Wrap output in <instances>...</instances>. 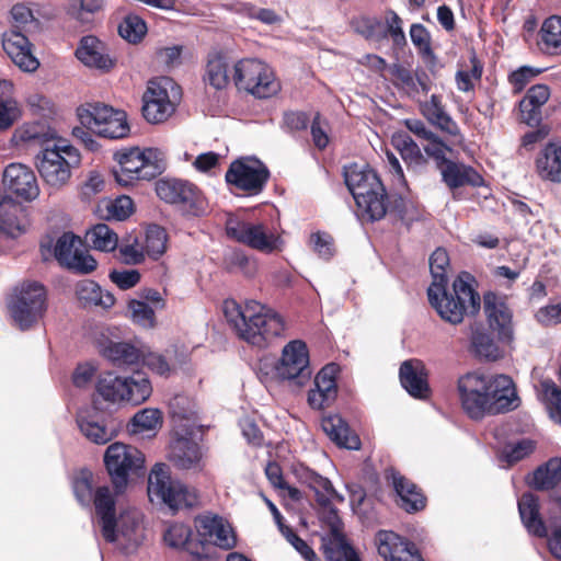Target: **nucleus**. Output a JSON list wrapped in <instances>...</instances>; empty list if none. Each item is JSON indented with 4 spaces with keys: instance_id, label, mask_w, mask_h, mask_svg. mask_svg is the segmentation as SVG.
<instances>
[{
    "instance_id": "nucleus-4",
    "label": "nucleus",
    "mask_w": 561,
    "mask_h": 561,
    "mask_svg": "<svg viewBox=\"0 0 561 561\" xmlns=\"http://www.w3.org/2000/svg\"><path fill=\"white\" fill-rule=\"evenodd\" d=\"M344 176L355 199L358 216L371 221L383 218L388 209L387 195L377 174L355 163L345 168Z\"/></svg>"
},
{
    "instance_id": "nucleus-50",
    "label": "nucleus",
    "mask_w": 561,
    "mask_h": 561,
    "mask_svg": "<svg viewBox=\"0 0 561 561\" xmlns=\"http://www.w3.org/2000/svg\"><path fill=\"white\" fill-rule=\"evenodd\" d=\"M539 396L550 419L561 424V389L553 380L545 379L540 382Z\"/></svg>"
},
{
    "instance_id": "nucleus-54",
    "label": "nucleus",
    "mask_w": 561,
    "mask_h": 561,
    "mask_svg": "<svg viewBox=\"0 0 561 561\" xmlns=\"http://www.w3.org/2000/svg\"><path fill=\"white\" fill-rule=\"evenodd\" d=\"M167 241L168 236L162 227L157 225L149 226L142 242L146 256L157 260L165 252Z\"/></svg>"
},
{
    "instance_id": "nucleus-53",
    "label": "nucleus",
    "mask_w": 561,
    "mask_h": 561,
    "mask_svg": "<svg viewBox=\"0 0 561 561\" xmlns=\"http://www.w3.org/2000/svg\"><path fill=\"white\" fill-rule=\"evenodd\" d=\"M127 316L134 324L144 329H153L157 325L156 310L144 300H129Z\"/></svg>"
},
{
    "instance_id": "nucleus-1",
    "label": "nucleus",
    "mask_w": 561,
    "mask_h": 561,
    "mask_svg": "<svg viewBox=\"0 0 561 561\" xmlns=\"http://www.w3.org/2000/svg\"><path fill=\"white\" fill-rule=\"evenodd\" d=\"M118 496L106 486H99L94 506L99 516L103 539L116 548L129 553L135 551L145 539L144 514L134 506H121L116 513Z\"/></svg>"
},
{
    "instance_id": "nucleus-64",
    "label": "nucleus",
    "mask_w": 561,
    "mask_h": 561,
    "mask_svg": "<svg viewBox=\"0 0 561 561\" xmlns=\"http://www.w3.org/2000/svg\"><path fill=\"white\" fill-rule=\"evenodd\" d=\"M309 244L313 252L322 259H330L335 252L333 238L327 232H314L310 236Z\"/></svg>"
},
{
    "instance_id": "nucleus-45",
    "label": "nucleus",
    "mask_w": 561,
    "mask_h": 561,
    "mask_svg": "<svg viewBox=\"0 0 561 561\" xmlns=\"http://www.w3.org/2000/svg\"><path fill=\"white\" fill-rule=\"evenodd\" d=\"M561 481V459L552 458L539 467L531 477L529 484L537 490H548Z\"/></svg>"
},
{
    "instance_id": "nucleus-3",
    "label": "nucleus",
    "mask_w": 561,
    "mask_h": 561,
    "mask_svg": "<svg viewBox=\"0 0 561 561\" xmlns=\"http://www.w3.org/2000/svg\"><path fill=\"white\" fill-rule=\"evenodd\" d=\"M472 277L468 273L459 274L450 290L447 283L431 284L427 289L430 305L446 322L459 324L466 316H474L480 310V295L472 286Z\"/></svg>"
},
{
    "instance_id": "nucleus-6",
    "label": "nucleus",
    "mask_w": 561,
    "mask_h": 561,
    "mask_svg": "<svg viewBox=\"0 0 561 561\" xmlns=\"http://www.w3.org/2000/svg\"><path fill=\"white\" fill-rule=\"evenodd\" d=\"M80 163L79 150L66 139L47 142L36 156V169L45 185L54 191L69 183L72 170Z\"/></svg>"
},
{
    "instance_id": "nucleus-13",
    "label": "nucleus",
    "mask_w": 561,
    "mask_h": 561,
    "mask_svg": "<svg viewBox=\"0 0 561 561\" xmlns=\"http://www.w3.org/2000/svg\"><path fill=\"white\" fill-rule=\"evenodd\" d=\"M156 192L162 201L178 205L187 215L201 216L207 211V202L191 183L181 180H160L156 183Z\"/></svg>"
},
{
    "instance_id": "nucleus-52",
    "label": "nucleus",
    "mask_w": 561,
    "mask_h": 561,
    "mask_svg": "<svg viewBox=\"0 0 561 561\" xmlns=\"http://www.w3.org/2000/svg\"><path fill=\"white\" fill-rule=\"evenodd\" d=\"M328 557L334 561H359L357 554L347 543L336 525L332 526L331 538L328 545Z\"/></svg>"
},
{
    "instance_id": "nucleus-41",
    "label": "nucleus",
    "mask_w": 561,
    "mask_h": 561,
    "mask_svg": "<svg viewBox=\"0 0 561 561\" xmlns=\"http://www.w3.org/2000/svg\"><path fill=\"white\" fill-rule=\"evenodd\" d=\"M537 170L542 179L561 182V147L548 145L537 159Z\"/></svg>"
},
{
    "instance_id": "nucleus-62",
    "label": "nucleus",
    "mask_w": 561,
    "mask_h": 561,
    "mask_svg": "<svg viewBox=\"0 0 561 561\" xmlns=\"http://www.w3.org/2000/svg\"><path fill=\"white\" fill-rule=\"evenodd\" d=\"M449 267V256L444 249L435 250L430 257V270L432 274V284L447 283V270Z\"/></svg>"
},
{
    "instance_id": "nucleus-9",
    "label": "nucleus",
    "mask_w": 561,
    "mask_h": 561,
    "mask_svg": "<svg viewBox=\"0 0 561 561\" xmlns=\"http://www.w3.org/2000/svg\"><path fill=\"white\" fill-rule=\"evenodd\" d=\"M234 84L255 98L266 99L278 93L280 83L270 66L259 59H242L234 65Z\"/></svg>"
},
{
    "instance_id": "nucleus-5",
    "label": "nucleus",
    "mask_w": 561,
    "mask_h": 561,
    "mask_svg": "<svg viewBox=\"0 0 561 561\" xmlns=\"http://www.w3.org/2000/svg\"><path fill=\"white\" fill-rule=\"evenodd\" d=\"M113 159L117 164L113 175L121 186L151 181L165 169V154L158 148H123L114 152Z\"/></svg>"
},
{
    "instance_id": "nucleus-18",
    "label": "nucleus",
    "mask_w": 561,
    "mask_h": 561,
    "mask_svg": "<svg viewBox=\"0 0 561 561\" xmlns=\"http://www.w3.org/2000/svg\"><path fill=\"white\" fill-rule=\"evenodd\" d=\"M488 383L486 414L508 412L520 405L516 385L508 375L489 371Z\"/></svg>"
},
{
    "instance_id": "nucleus-55",
    "label": "nucleus",
    "mask_w": 561,
    "mask_h": 561,
    "mask_svg": "<svg viewBox=\"0 0 561 561\" xmlns=\"http://www.w3.org/2000/svg\"><path fill=\"white\" fill-rule=\"evenodd\" d=\"M147 32L148 27L146 21L136 14L125 16L118 25V34L121 37L131 44L141 42Z\"/></svg>"
},
{
    "instance_id": "nucleus-63",
    "label": "nucleus",
    "mask_w": 561,
    "mask_h": 561,
    "mask_svg": "<svg viewBox=\"0 0 561 561\" xmlns=\"http://www.w3.org/2000/svg\"><path fill=\"white\" fill-rule=\"evenodd\" d=\"M356 31L370 39L386 37V26L382 21L373 16H363L355 22Z\"/></svg>"
},
{
    "instance_id": "nucleus-57",
    "label": "nucleus",
    "mask_w": 561,
    "mask_h": 561,
    "mask_svg": "<svg viewBox=\"0 0 561 561\" xmlns=\"http://www.w3.org/2000/svg\"><path fill=\"white\" fill-rule=\"evenodd\" d=\"M101 137L118 139L129 134V125L127 123L126 113L113 108V114L107 115L106 121L102 125Z\"/></svg>"
},
{
    "instance_id": "nucleus-40",
    "label": "nucleus",
    "mask_w": 561,
    "mask_h": 561,
    "mask_svg": "<svg viewBox=\"0 0 561 561\" xmlns=\"http://www.w3.org/2000/svg\"><path fill=\"white\" fill-rule=\"evenodd\" d=\"M105 0H68L66 12L75 21L90 25L105 8Z\"/></svg>"
},
{
    "instance_id": "nucleus-28",
    "label": "nucleus",
    "mask_w": 561,
    "mask_h": 561,
    "mask_svg": "<svg viewBox=\"0 0 561 561\" xmlns=\"http://www.w3.org/2000/svg\"><path fill=\"white\" fill-rule=\"evenodd\" d=\"M101 354L107 360L118 367L137 364L146 354V345L140 341L108 342L101 350Z\"/></svg>"
},
{
    "instance_id": "nucleus-60",
    "label": "nucleus",
    "mask_w": 561,
    "mask_h": 561,
    "mask_svg": "<svg viewBox=\"0 0 561 561\" xmlns=\"http://www.w3.org/2000/svg\"><path fill=\"white\" fill-rule=\"evenodd\" d=\"M45 136V126L43 124L28 123L16 128L12 139L16 146H25L41 142Z\"/></svg>"
},
{
    "instance_id": "nucleus-33",
    "label": "nucleus",
    "mask_w": 561,
    "mask_h": 561,
    "mask_svg": "<svg viewBox=\"0 0 561 561\" xmlns=\"http://www.w3.org/2000/svg\"><path fill=\"white\" fill-rule=\"evenodd\" d=\"M322 430L339 446L348 449H358L360 446L359 438L354 434L345 421L337 414L328 415L322 419Z\"/></svg>"
},
{
    "instance_id": "nucleus-24",
    "label": "nucleus",
    "mask_w": 561,
    "mask_h": 561,
    "mask_svg": "<svg viewBox=\"0 0 561 561\" xmlns=\"http://www.w3.org/2000/svg\"><path fill=\"white\" fill-rule=\"evenodd\" d=\"M170 415L173 423V433L201 432L199 410L196 402L184 396H174L169 403Z\"/></svg>"
},
{
    "instance_id": "nucleus-48",
    "label": "nucleus",
    "mask_w": 561,
    "mask_h": 561,
    "mask_svg": "<svg viewBox=\"0 0 561 561\" xmlns=\"http://www.w3.org/2000/svg\"><path fill=\"white\" fill-rule=\"evenodd\" d=\"M90 245L102 252H112L118 247V236L105 224H98L87 232Z\"/></svg>"
},
{
    "instance_id": "nucleus-56",
    "label": "nucleus",
    "mask_w": 561,
    "mask_h": 561,
    "mask_svg": "<svg viewBox=\"0 0 561 561\" xmlns=\"http://www.w3.org/2000/svg\"><path fill=\"white\" fill-rule=\"evenodd\" d=\"M540 38L546 50L561 51V16H550L542 23Z\"/></svg>"
},
{
    "instance_id": "nucleus-49",
    "label": "nucleus",
    "mask_w": 561,
    "mask_h": 561,
    "mask_svg": "<svg viewBox=\"0 0 561 561\" xmlns=\"http://www.w3.org/2000/svg\"><path fill=\"white\" fill-rule=\"evenodd\" d=\"M422 112L432 124L436 125L442 130L449 134L456 133L457 126L444 111L438 96L432 95L431 99L422 105Z\"/></svg>"
},
{
    "instance_id": "nucleus-51",
    "label": "nucleus",
    "mask_w": 561,
    "mask_h": 561,
    "mask_svg": "<svg viewBox=\"0 0 561 561\" xmlns=\"http://www.w3.org/2000/svg\"><path fill=\"white\" fill-rule=\"evenodd\" d=\"M205 80L215 89H225L229 82V64L219 55L209 58L206 67Z\"/></svg>"
},
{
    "instance_id": "nucleus-10",
    "label": "nucleus",
    "mask_w": 561,
    "mask_h": 561,
    "mask_svg": "<svg viewBox=\"0 0 561 561\" xmlns=\"http://www.w3.org/2000/svg\"><path fill=\"white\" fill-rule=\"evenodd\" d=\"M104 463L112 479V492L119 496L125 492L129 474L144 468L145 456L136 447L116 442L106 448Z\"/></svg>"
},
{
    "instance_id": "nucleus-19",
    "label": "nucleus",
    "mask_w": 561,
    "mask_h": 561,
    "mask_svg": "<svg viewBox=\"0 0 561 561\" xmlns=\"http://www.w3.org/2000/svg\"><path fill=\"white\" fill-rule=\"evenodd\" d=\"M201 432L173 433L170 443L169 459L181 469H201L203 467V448L198 443Z\"/></svg>"
},
{
    "instance_id": "nucleus-14",
    "label": "nucleus",
    "mask_w": 561,
    "mask_h": 561,
    "mask_svg": "<svg viewBox=\"0 0 561 561\" xmlns=\"http://www.w3.org/2000/svg\"><path fill=\"white\" fill-rule=\"evenodd\" d=\"M489 371L474 370L460 376L457 380V392L461 408L472 419L486 414V391Z\"/></svg>"
},
{
    "instance_id": "nucleus-36",
    "label": "nucleus",
    "mask_w": 561,
    "mask_h": 561,
    "mask_svg": "<svg viewBox=\"0 0 561 561\" xmlns=\"http://www.w3.org/2000/svg\"><path fill=\"white\" fill-rule=\"evenodd\" d=\"M470 332V346L474 355L491 362L503 357L502 350L480 324H471Z\"/></svg>"
},
{
    "instance_id": "nucleus-29",
    "label": "nucleus",
    "mask_w": 561,
    "mask_h": 561,
    "mask_svg": "<svg viewBox=\"0 0 561 561\" xmlns=\"http://www.w3.org/2000/svg\"><path fill=\"white\" fill-rule=\"evenodd\" d=\"M76 55L80 61L91 68L107 70L113 66L105 44L92 35L81 39Z\"/></svg>"
},
{
    "instance_id": "nucleus-47",
    "label": "nucleus",
    "mask_w": 561,
    "mask_h": 561,
    "mask_svg": "<svg viewBox=\"0 0 561 561\" xmlns=\"http://www.w3.org/2000/svg\"><path fill=\"white\" fill-rule=\"evenodd\" d=\"M98 213L105 219L125 220L134 213V202L126 195L103 199L98 205Z\"/></svg>"
},
{
    "instance_id": "nucleus-32",
    "label": "nucleus",
    "mask_w": 561,
    "mask_h": 561,
    "mask_svg": "<svg viewBox=\"0 0 561 561\" xmlns=\"http://www.w3.org/2000/svg\"><path fill=\"white\" fill-rule=\"evenodd\" d=\"M125 404L139 405L152 394V385L145 371L135 370L123 376Z\"/></svg>"
},
{
    "instance_id": "nucleus-26",
    "label": "nucleus",
    "mask_w": 561,
    "mask_h": 561,
    "mask_svg": "<svg viewBox=\"0 0 561 561\" xmlns=\"http://www.w3.org/2000/svg\"><path fill=\"white\" fill-rule=\"evenodd\" d=\"M30 226L26 208L11 197L0 199V232L10 237L24 233Z\"/></svg>"
},
{
    "instance_id": "nucleus-46",
    "label": "nucleus",
    "mask_w": 561,
    "mask_h": 561,
    "mask_svg": "<svg viewBox=\"0 0 561 561\" xmlns=\"http://www.w3.org/2000/svg\"><path fill=\"white\" fill-rule=\"evenodd\" d=\"M378 553L385 561H392L398 554L403 553L412 545L390 530H380L376 536Z\"/></svg>"
},
{
    "instance_id": "nucleus-43",
    "label": "nucleus",
    "mask_w": 561,
    "mask_h": 561,
    "mask_svg": "<svg viewBox=\"0 0 561 561\" xmlns=\"http://www.w3.org/2000/svg\"><path fill=\"white\" fill-rule=\"evenodd\" d=\"M96 392L106 402L125 404L123 376L113 373L101 375L96 381Z\"/></svg>"
},
{
    "instance_id": "nucleus-61",
    "label": "nucleus",
    "mask_w": 561,
    "mask_h": 561,
    "mask_svg": "<svg viewBox=\"0 0 561 561\" xmlns=\"http://www.w3.org/2000/svg\"><path fill=\"white\" fill-rule=\"evenodd\" d=\"M118 251L121 260L126 264L137 265L146 259L142 242H139L137 238H129L124 241L119 245Z\"/></svg>"
},
{
    "instance_id": "nucleus-58",
    "label": "nucleus",
    "mask_w": 561,
    "mask_h": 561,
    "mask_svg": "<svg viewBox=\"0 0 561 561\" xmlns=\"http://www.w3.org/2000/svg\"><path fill=\"white\" fill-rule=\"evenodd\" d=\"M191 537V529L188 526L184 524H172L170 525L163 535L164 542L175 549L185 548L192 553L196 554L199 558V552L192 549V546L188 541Z\"/></svg>"
},
{
    "instance_id": "nucleus-25",
    "label": "nucleus",
    "mask_w": 561,
    "mask_h": 561,
    "mask_svg": "<svg viewBox=\"0 0 561 561\" xmlns=\"http://www.w3.org/2000/svg\"><path fill=\"white\" fill-rule=\"evenodd\" d=\"M339 366L329 364L324 366L314 378V388L308 393V403L312 409H323L330 405L336 397V375Z\"/></svg>"
},
{
    "instance_id": "nucleus-20",
    "label": "nucleus",
    "mask_w": 561,
    "mask_h": 561,
    "mask_svg": "<svg viewBox=\"0 0 561 561\" xmlns=\"http://www.w3.org/2000/svg\"><path fill=\"white\" fill-rule=\"evenodd\" d=\"M194 526L202 541L213 543L221 549H232L237 543L230 524L220 516L203 514L195 518Z\"/></svg>"
},
{
    "instance_id": "nucleus-34",
    "label": "nucleus",
    "mask_w": 561,
    "mask_h": 561,
    "mask_svg": "<svg viewBox=\"0 0 561 561\" xmlns=\"http://www.w3.org/2000/svg\"><path fill=\"white\" fill-rule=\"evenodd\" d=\"M163 415L159 409L145 408L138 411L128 423V431L134 435L152 437L162 427Z\"/></svg>"
},
{
    "instance_id": "nucleus-42",
    "label": "nucleus",
    "mask_w": 561,
    "mask_h": 561,
    "mask_svg": "<svg viewBox=\"0 0 561 561\" xmlns=\"http://www.w3.org/2000/svg\"><path fill=\"white\" fill-rule=\"evenodd\" d=\"M81 433L92 443L106 444L114 436L115 432L96 421L89 411H81L77 419Z\"/></svg>"
},
{
    "instance_id": "nucleus-27",
    "label": "nucleus",
    "mask_w": 561,
    "mask_h": 561,
    "mask_svg": "<svg viewBox=\"0 0 561 561\" xmlns=\"http://www.w3.org/2000/svg\"><path fill=\"white\" fill-rule=\"evenodd\" d=\"M484 313L490 328L499 335L510 337L512 333V311L503 298L488 293L483 298Z\"/></svg>"
},
{
    "instance_id": "nucleus-39",
    "label": "nucleus",
    "mask_w": 561,
    "mask_h": 561,
    "mask_svg": "<svg viewBox=\"0 0 561 561\" xmlns=\"http://www.w3.org/2000/svg\"><path fill=\"white\" fill-rule=\"evenodd\" d=\"M391 478L402 508L407 512H415L425 506V499L414 483L398 473H392Z\"/></svg>"
},
{
    "instance_id": "nucleus-21",
    "label": "nucleus",
    "mask_w": 561,
    "mask_h": 561,
    "mask_svg": "<svg viewBox=\"0 0 561 561\" xmlns=\"http://www.w3.org/2000/svg\"><path fill=\"white\" fill-rule=\"evenodd\" d=\"M2 183L7 192L24 201H34L39 186L34 171L22 163H11L3 171Z\"/></svg>"
},
{
    "instance_id": "nucleus-16",
    "label": "nucleus",
    "mask_w": 561,
    "mask_h": 561,
    "mask_svg": "<svg viewBox=\"0 0 561 561\" xmlns=\"http://www.w3.org/2000/svg\"><path fill=\"white\" fill-rule=\"evenodd\" d=\"M54 256L61 265L82 274L93 272L98 265L81 239L71 232H66L57 239Z\"/></svg>"
},
{
    "instance_id": "nucleus-23",
    "label": "nucleus",
    "mask_w": 561,
    "mask_h": 561,
    "mask_svg": "<svg viewBox=\"0 0 561 561\" xmlns=\"http://www.w3.org/2000/svg\"><path fill=\"white\" fill-rule=\"evenodd\" d=\"M2 46L13 64L24 72H34L39 67L32 44L22 33L10 30L3 34Z\"/></svg>"
},
{
    "instance_id": "nucleus-59",
    "label": "nucleus",
    "mask_w": 561,
    "mask_h": 561,
    "mask_svg": "<svg viewBox=\"0 0 561 561\" xmlns=\"http://www.w3.org/2000/svg\"><path fill=\"white\" fill-rule=\"evenodd\" d=\"M93 473L91 471L83 470L76 477L73 492L80 504L88 506L92 500L94 501L96 492H93Z\"/></svg>"
},
{
    "instance_id": "nucleus-30",
    "label": "nucleus",
    "mask_w": 561,
    "mask_h": 561,
    "mask_svg": "<svg viewBox=\"0 0 561 561\" xmlns=\"http://www.w3.org/2000/svg\"><path fill=\"white\" fill-rule=\"evenodd\" d=\"M424 364L419 359L405 360L400 366V381L413 397L423 399L428 393Z\"/></svg>"
},
{
    "instance_id": "nucleus-44",
    "label": "nucleus",
    "mask_w": 561,
    "mask_h": 561,
    "mask_svg": "<svg viewBox=\"0 0 561 561\" xmlns=\"http://www.w3.org/2000/svg\"><path fill=\"white\" fill-rule=\"evenodd\" d=\"M445 168L442 171L443 179L449 187H459L466 184L478 185L481 182L480 175L469 167L458 164L451 161H445Z\"/></svg>"
},
{
    "instance_id": "nucleus-2",
    "label": "nucleus",
    "mask_w": 561,
    "mask_h": 561,
    "mask_svg": "<svg viewBox=\"0 0 561 561\" xmlns=\"http://www.w3.org/2000/svg\"><path fill=\"white\" fill-rule=\"evenodd\" d=\"M224 313L237 335L259 348L271 345L286 330L285 320L277 311L255 300L244 305L227 300Z\"/></svg>"
},
{
    "instance_id": "nucleus-11",
    "label": "nucleus",
    "mask_w": 561,
    "mask_h": 561,
    "mask_svg": "<svg viewBox=\"0 0 561 561\" xmlns=\"http://www.w3.org/2000/svg\"><path fill=\"white\" fill-rule=\"evenodd\" d=\"M180 96V88L168 78L150 80L142 96L145 118L152 124L167 121L175 110V101Z\"/></svg>"
},
{
    "instance_id": "nucleus-31",
    "label": "nucleus",
    "mask_w": 561,
    "mask_h": 561,
    "mask_svg": "<svg viewBox=\"0 0 561 561\" xmlns=\"http://www.w3.org/2000/svg\"><path fill=\"white\" fill-rule=\"evenodd\" d=\"M550 91L545 84L531 87L519 103L520 119L527 125L541 121V107L549 100Z\"/></svg>"
},
{
    "instance_id": "nucleus-8",
    "label": "nucleus",
    "mask_w": 561,
    "mask_h": 561,
    "mask_svg": "<svg viewBox=\"0 0 561 561\" xmlns=\"http://www.w3.org/2000/svg\"><path fill=\"white\" fill-rule=\"evenodd\" d=\"M46 293L37 282H25L14 289L8 302L13 323L21 330L30 329L45 312Z\"/></svg>"
},
{
    "instance_id": "nucleus-37",
    "label": "nucleus",
    "mask_w": 561,
    "mask_h": 561,
    "mask_svg": "<svg viewBox=\"0 0 561 561\" xmlns=\"http://www.w3.org/2000/svg\"><path fill=\"white\" fill-rule=\"evenodd\" d=\"M518 511L527 530L538 537L547 535V528L540 517L538 500L530 493L524 494L518 501Z\"/></svg>"
},
{
    "instance_id": "nucleus-17",
    "label": "nucleus",
    "mask_w": 561,
    "mask_h": 561,
    "mask_svg": "<svg viewBox=\"0 0 561 561\" xmlns=\"http://www.w3.org/2000/svg\"><path fill=\"white\" fill-rule=\"evenodd\" d=\"M268 179V170L255 158L233 161L226 173V181L237 188L257 194Z\"/></svg>"
},
{
    "instance_id": "nucleus-38",
    "label": "nucleus",
    "mask_w": 561,
    "mask_h": 561,
    "mask_svg": "<svg viewBox=\"0 0 561 561\" xmlns=\"http://www.w3.org/2000/svg\"><path fill=\"white\" fill-rule=\"evenodd\" d=\"M113 114V107L102 103H85L78 107L77 116L81 126L93 134L101 136L102 125L107 115Z\"/></svg>"
},
{
    "instance_id": "nucleus-12",
    "label": "nucleus",
    "mask_w": 561,
    "mask_h": 561,
    "mask_svg": "<svg viewBox=\"0 0 561 561\" xmlns=\"http://www.w3.org/2000/svg\"><path fill=\"white\" fill-rule=\"evenodd\" d=\"M226 230L229 237L264 253L282 251L284 241L282 237L263 222L240 221L230 218Z\"/></svg>"
},
{
    "instance_id": "nucleus-15",
    "label": "nucleus",
    "mask_w": 561,
    "mask_h": 561,
    "mask_svg": "<svg viewBox=\"0 0 561 561\" xmlns=\"http://www.w3.org/2000/svg\"><path fill=\"white\" fill-rule=\"evenodd\" d=\"M275 369L278 378L302 387L311 377L307 345L299 340L285 345Z\"/></svg>"
},
{
    "instance_id": "nucleus-35",
    "label": "nucleus",
    "mask_w": 561,
    "mask_h": 561,
    "mask_svg": "<svg viewBox=\"0 0 561 561\" xmlns=\"http://www.w3.org/2000/svg\"><path fill=\"white\" fill-rule=\"evenodd\" d=\"M76 295L84 307L94 306L108 309L115 304V298L110 291L103 290L96 283L90 279H84L77 284Z\"/></svg>"
},
{
    "instance_id": "nucleus-7",
    "label": "nucleus",
    "mask_w": 561,
    "mask_h": 561,
    "mask_svg": "<svg viewBox=\"0 0 561 561\" xmlns=\"http://www.w3.org/2000/svg\"><path fill=\"white\" fill-rule=\"evenodd\" d=\"M148 496L150 501L161 502L173 512L192 507L197 503V494L178 480L171 478L170 469L164 463H156L148 478Z\"/></svg>"
},
{
    "instance_id": "nucleus-22",
    "label": "nucleus",
    "mask_w": 561,
    "mask_h": 561,
    "mask_svg": "<svg viewBox=\"0 0 561 561\" xmlns=\"http://www.w3.org/2000/svg\"><path fill=\"white\" fill-rule=\"evenodd\" d=\"M141 360L152 373L165 378L179 371L190 375L193 370L190 356L183 351H168L165 354H160L151 352L146 346V354L142 355Z\"/></svg>"
}]
</instances>
